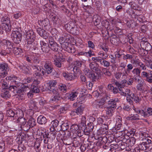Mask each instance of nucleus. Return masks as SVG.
<instances>
[{
	"mask_svg": "<svg viewBox=\"0 0 152 152\" xmlns=\"http://www.w3.org/2000/svg\"><path fill=\"white\" fill-rule=\"evenodd\" d=\"M36 38L35 33L32 31L29 30L26 32V47L29 49H32L34 48L35 50L37 48L34 47V41Z\"/></svg>",
	"mask_w": 152,
	"mask_h": 152,
	"instance_id": "nucleus-1",
	"label": "nucleus"
},
{
	"mask_svg": "<svg viewBox=\"0 0 152 152\" xmlns=\"http://www.w3.org/2000/svg\"><path fill=\"white\" fill-rule=\"evenodd\" d=\"M40 47L39 48L36 47L37 48L35 50L34 48H33L31 49L32 50L36 51V52L42 53H48L50 50V47L49 45L43 41H41L40 42Z\"/></svg>",
	"mask_w": 152,
	"mask_h": 152,
	"instance_id": "nucleus-2",
	"label": "nucleus"
},
{
	"mask_svg": "<svg viewBox=\"0 0 152 152\" xmlns=\"http://www.w3.org/2000/svg\"><path fill=\"white\" fill-rule=\"evenodd\" d=\"M66 31L73 35H77L79 34V31L77 26L73 22H69L65 25Z\"/></svg>",
	"mask_w": 152,
	"mask_h": 152,
	"instance_id": "nucleus-3",
	"label": "nucleus"
},
{
	"mask_svg": "<svg viewBox=\"0 0 152 152\" xmlns=\"http://www.w3.org/2000/svg\"><path fill=\"white\" fill-rule=\"evenodd\" d=\"M11 38L14 42L16 44H19L21 42L22 37V34L18 31H13L11 34Z\"/></svg>",
	"mask_w": 152,
	"mask_h": 152,
	"instance_id": "nucleus-4",
	"label": "nucleus"
},
{
	"mask_svg": "<svg viewBox=\"0 0 152 152\" xmlns=\"http://www.w3.org/2000/svg\"><path fill=\"white\" fill-rule=\"evenodd\" d=\"M51 88L53 95L50 100L53 102L57 101L61 98V94L58 93L57 88L53 87Z\"/></svg>",
	"mask_w": 152,
	"mask_h": 152,
	"instance_id": "nucleus-5",
	"label": "nucleus"
},
{
	"mask_svg": "<svg viewBox=\"0 0 152 152\" xmlns=\"http://www.w3.org/2000/svg\"><path fill=\"white\" fill-rule=\"evenodd\" d=\"M53 58H54V64L56 66L60 68L62 66V62L64 59L60 56L54 55Z\"/></svg>",
	"mask_w": 152,
	"mask_h": 152,
	"instance_id": "nucleus-6",
	"label": "nucleus"
},
{
	"mask_svg": "<svg viewBox=\"0 0 152 152\" xmlns=\"http://www.w3.org/2000/svg\"><path fill=\"white\" fill-rule=\"evenodd\" d=\"M90 69L96 73H100L101 70L99 65L95 62H91L89 65Z\"/></svg>",
	"mask_w": 152,
	"mask_h": 152,
	"instance_id": "nucleus-7",
	"label": "nucleus"
},
{
	"mask_svg": "<svg viewBox=\"0 0 152 152\" xmlns=\"http://www.w3.org/2000/svg\"><path fill=\"white\" fill-rule=\"evenodd\" d=\"M44 68L48 74H51L53 71V68L51 65V62L50 61L45 62Z\"/></svg>",
	"mask_w": 152,
	"mask_h": 152,
	"instance_id": "nucleus-8",
	"label": "nucleus"
},
{
	"mask_svg": "<svg viewBox=\"0 0 152 152\" xmlns=\"http://www.w3.org/2000/svg\"><path fill=\"white\" fill-rule=\"evenodd\" d=\"M0 69L2 70V72L1 73V76L4 77L7 74V71L9 69L8 64L5 63L1 64Z\"/></svg>",
	"mask_w": 152,
	"mask_h": 152,
	"instance_id": "nucleus-9",
	"label": "nucleus"
},
{
	"mask_svg": "<svg viewBox=\"0 0 152 152\" xmlns=\"http://www.w3.org/2000/svg\"><path fill=\"white\" fill-rule=\"evenodd\" d=\"M10 81L7 80V77L6 79H2L0 81V83L2 85V87L3 89H9L10 90V87L11 86L10 84H9Z\"/></svg>",
	"mask_w": 152,
	"mask_h": 152,
	"instance_id": "nucleus-10",
	"label": "nucleus"
},
{
	"mask_svg": "<svg viewBox=\"0 0 152 152\" xmlns=\"http://www.w3.org/2000/svg\"><path fill=\"white\" fill-rule=\"evenodd\" d=\"M16 83L13 85H12L10 87V90L13 92L15 91L16 92H17L18 89H19V90H20V88L23 87H22L23 86L22 83L19 82L18 81Z\"/></svg>",
	"mask_w": 152,
	"mask_h": 152,
	"instance_id": "nucleus-11",
	"label": "nucleus"
},
{
	"mask_svg": "<svg viewBox=\"0 0 152 152\" xmlns=\"http://www.w3.org/2000/svg\"><path fill=\"white\" fill-rule=\"evenodd\" d=\"M37 31L39 35L45 39H46L48 37V34L44 29L41 28H38Z\"/></svg>",
	"mask_w": 152,
	"mask_h": 152,
	"instance_id": "nucleus-12",
	"label": "nucleus"
},
{
	"mask_svg": "<svg viewBox=\"0 0 152 152\" xmlns=\"http://www.w3.org/2000/svg\"><path fill=\"white\" fill-rule=\"evenodd\" d=\"M140 45L141 46L143 45V48L145 50L148 51L151 50L152 47L150 44L148 42L142 41L140 42Z\"/></svg>",
	"mask_w": 152,
	"mask_h": 152,
	"instance_id": "nucleus-13",
	"label": "nucleus"
},
{
	"mask_svg": "<svg viewBox=\"0 0 152 152\" xmlns=\"http://www.w3.org/2000/svg\"><path fill=\"white\" fill-rule=\"evenodd\" d=\"M119 101L118 98H115L110 99L107 102L108 104L110 105V106L113 108H116V102Z\"/></svg>",
	"mask_w": 152,
	"mask_h": 152,
	"instance_id": "nucleus-14",
	"label": "nucleus"
},
{
	"mask_svg": "<svg viewBox=\"0 0 152 152\" xmlns=\"http://www.w3.org/2000/svg\"><path fill=\"white\" fill-rule=\"evenodd\" d=\"M7 115L9 117H15V118L18 117L17 112L15 110H12L9 109L7 111Z\"/></svg>",
	"mask_w": 152,
	"mask_h": 152,
	"instance_id": "nucleus-15",
	"label": "nucleus"
},
{
	"mask_svg": "<svg viewBox=\"0 0 152 152\" xmlns=\"http://www.w3.org/2000/svg\"><path fill=\"white\" fill-rule=\"evenodd\" d=\"M19 67L20 70L23 73L26 74H30L31 72L30 70L28 69V68L26 66L24 65L23 64L19 65Z\"/></svg>",
	"mask_w": 152,
	"mask_h": 152,
	"instance_id": "nucleus-16",
	"label": "nucleus"
},
{
	"mask_svg": "<svg viewBox=\"0 0 152 152\" xmlns=\"http://www.w3.org/2000/svg\"><path fill=\"white\" fill-rule=\"evenodd\" d=\"M40 130H43V132H41V134L43 137L44 143L45 144L48 143V138H49L45 133L46 131L45 129L43 128H42L40 129Z\"/></svg>",
	"mask_w": 152,
	"mask_h": 152,
	"instance_id": "nucleus-17",
	"label": "nucleus"
},
{
	"mask_svg": "<svg viewBox=\"0 0 152 152\" xmlns=\"http://www.w3.org/2000/svg\"><path fill=\"white\" fill-rule=\"evenodd\" d=\"M83 107L82 105H80L78 106L76 109L74 110L73 112L75 113L77 115H80L83 113Z\"/></svg>",
	"mask_w": 152,
	"mask_h": 152,
	"instance_id": "nucleus-18",
	"label": "nucleus"
},
{
	"mask_svg": "<svg viewBox=\"0 0 152 152\" xmlns=\"http://www.w3.org/2000/svg\"><path fill=\"white\" fill-rule=\"evenodd\" d=\"M97 73L91 72V74L88 77L92 80V82H96L99 79V76Z\"/></svg>",
	"mask_w": 152,
	"mask_h": 152,
	"instance_id": "nucleus-19",
	"label": "nucleus"
},
{
	"mask_svg": "<svg viewBox=\"0 0 152 152\" xmlns=\"http://www.w3.org/2000/svg\"><path fill=\"white\" fill-rule=\"evenodd\" d=\"M1 96L2 98L5 99H7L10 97V95L9 94V92L8 91L7 89H3L2 91Z\"/></svg>",
	"mask_w": 152,
	"mask_h": 152,
	"instance_id": "nucleus-20",
	"label": "nucleus"
},
{
	"mask_svg": "<svg viewBox=\"0 0 152 152\" xmlns=\"http://www.w3.org/2000/svg\"><path fill=\"white\" fill-rule=\"evenodd\" d=\"M63 75L67 80H72L74 79V77L72 73L67 74L66 72H63Z\"/></svg>",
	"mask_w": 152,
	"mask_h": 152,
	"instance_id": "nucleus-21",
	"label": "nucleus"
},
{
	"mask_svg": "<svg viewBox=\"0 0 152 152\" xmlns=\"http://www.w3.org/2000/svg\"><path fill=\"white\" fill-rule=\"evenodd\" d=\"M37 121L38 123L39 124H44L47 122V119L45 117L41 115L38 117Z\"/></svg>",
	"mask_w": 152,
	"mask_h": 152,
	"instance_id": "nucleus-22",
	"label": "nucleus"
},
{
	"mask_svg": "<svg viewBox=\"0 0 152 152\" xmlns=\"http://www.w3.org/2000/svg\"><path fill=\"white\" fill-rule=\"evenodd\" d=\"M1 20V25L5 24L10 23V21L9 18L6 16H3L2 15L0 20Z\"/></svg>",
	"mask_w": 152,
	"mask_h": 152,
	"instance_id": "nucleus-23",
	"label": "nucleus"
},
{
	"mask_svg": "<svg viewBox=\"0 0 152 152\" xmlns=\"http://www.w3.org/2000/svg\"><path fill=\"white\" fill-rule=\"evenodd\" d=\"M7 77V80H9L10 83H12V85H13L16 83L18 82V80L17 77L14 75H12Z\"/></svg>",
	"mask_w": 152,
	"mask_h": 152,
	"instance_id": "nucleus-24",
	"label": "nucleus"
},
{
	"mask_svg": "<svg viewBox=\"0 0 152 152\" xmlns=\"http://www.w3.org/2000/svg\"><path fill=\"white\" fill-rule=\"evenodd\" d=\"M131 93H132L130 91V90L128 89H126L125 92L123 89L120 90V92H119V93H120L121 95L124 96H126L127 95L129 96L130 94H131Z\"/></svg>",
	"mask_w": 152,
	"mask_h": 152,
	"instance_id": "nucleus-25",
	"label": "nucleus"
},
{
	"mask_svg": "<svg viewBox=\"0 0 152 152\" xmlns=\"http://www.w3.org/2000/svg\"><path fill=\"white\" fill-rule=\"evenodd\" d=\"M25 91V89H20V90H18V92L19 93L18 96L19 99L22 100H24L25 99L26 94L24 92Z\"/></svg>",
	"mask_w": 152,
	"mask_h": 152,
	"instance_id": "nucleus-26",
	"label": "nucleus"
},
{
	"mask_svg": "<svg viewBox=\"0 0 152 152\" xmlns=\"http://www.w3.org/2000/svg\"><path fill=\"white\" fill-rule=\"evenodd\" d=\"M93 20L94 22V24L96 25H98L100 24L101 21V18L97 15H96L93 16Z\"/></svg>",
	"mask_w": 152,
	"mask_h": 152,
	"instance_id": "nucleus-27",
	"label": "nucleus"
},
{
	"mask_svg": "<svg viewBox=\"0 0 152 152\" xmlns=\"http://www.w3.org/2000/svg\"><path fill=\"white\" fill-rule=\"evenodd\" d=\"M81 135L79 137H73L74 140L73 141V146L75 147H77L79 146L81 144L79 142V140L80 139V137L81 136Z\"/></svg>",
	"mask_w": 152,
	"mask_h": 152,
	"instance_id": "nucleus-28",
	"label": "nucleus"
},
{
	"mask_svg": "<svg viewBox=\"0 0 152 152\" xmlns=\"http://www.w3.org/2000/svg\"><path fill=\"white\" fill-rule=\"evenodd\" d=\"M59 123V121L56 119L52 121L51 124L52 126L50 128V130L54 131L55 128L58 126Z\"/></svg>",
	"mask_w": 152,
	"mask_h": 152,
	"instance_id": "nucleus-29",
	"label": "nucleus"
},
{
	"mask_svg": "<svg viewBox=\"0 0 152 152\" xmlns=\"http://www.w3.org/2000/svg\"><path fill=\"white\" fill-rule=\"evenodd\" d=\"M115 108H113L111 106H109L106 108V111L107 115L109 116H112L114 112V110Z\"/></svg>",
	"mask_w": 152,
	"mask_h": 152,
	"instance_id": "nucleus-30",
	"label": "nucleus"
},
{
	"mask_svg": "<svg viewBox=\"0 0 152 152\" xmlns=\"http://www.w3.org/2000/svg\"><path fill=\"white\" fill-rule=\"evenodd\" d=\"M4 45L7 47V49H12L14 47L13 44L7 40H5L3 42Z\"/></svg>",
	"mask_w": 152,
	"mask_h": 152,
	"instance_id": "nucleus-31",
	"label": "nucleus"
},
{
	"mask_svg": "<svg viewBox=\"0 0 152 152\" xmlns=\"http://www.w3.org/2000/svg\"><path fill=\"white\" fill-rule=\"evenodd\" d=\"M3 30H5L6 32H10L11 30V25L10 23L5 24L2 25Z\"/></svg>",
	"mask_w": 152,
	"mask_h": 152,
	"instance_id": "nucleus-32",
	"label": "nucleus"
},
{
	"mask_svg": "<svg viewBox=\"0 0 152 152\" xmlns=\"http://www.w3.org/2000/svg\"><path fill=\"white\" fill-rule=\"evenodd\" d=\"M127 119L129 120H136L139 119V116L137 114H131L127 117Z\"/></svg>",
	"mask_w": 152,
	"mask_h": 152,
	"instance_id": "nucleus-33",
	"label": "nucleus"
},
{
	"mask_svg": "<svg viewBox=\"0 0 152 152\" xmlns=\"http://www.w3.org/2000/svg\"><path fill=\"white\" fill-rule=\"evenodd\" d=\"M141 76L143 77H146V80L148 82V81L149 80L148 79H150V77L151 76L150 75V71L149 73H148L145 71H143L141 73Z\"/></svg>",
	"mask_w": 152,
	"mask_h": 152,
	"instance_id": "nucleus-34",
	"label": "nucleus"
},
{
	"mask_svg": "<svg viewBox=\"0 0 152 152\" xmlns=\"http://www.w3.org/2000/svg\"><path fill=\"white\" fill-rule=\"evenodd\" d=\"M134 110L137 113L140 114L142 116H144L145 118L146 117L147 115L146 114V113L143 110L140 109L138 108H135Z\"/></svg>",
	"mask_w": 152,
	"mask_h": 152,
	"instance_id": "nucleus-35",
	"label": "nucleus"
},
{
	"mask_svg": "<svg viewBox=\"0 0 152 152\" xmlns=\"http://www.w3.org/2000/svg\"><path fill=\"white\" fill-rule=\"evenodd\" d=\"M141 72V70L139 68H135L132 71V73L134 76H140Z\"/></svg>",
	"mask_w": 152,
	"mask_h": 152,
	"instance_id": "nucleus-36",
	"label": "nucleus"
},
{
	"mask_svg": "<svg viewBox=\"0 0 152 152\" xmlns=\"http://www.w3.org/2000/svg\"><path fill=\"white\" fill-rule=\"evenodd\" d=\"M50 49H51L53 50L56 51H58L59 49L60 48L56 42L52 44V45H50Z\"/></svg>",
	"mask_w": 152,
	"mask_h": 152,
	"instance_id": "nucleus-37",
	"label": "nucleus"
},
{
	"mask_svg": "<svg viewBox=\"0 0 152 152\" xmlns=\"http://www.w3.org/2000/svg\"><path fill=\"white\" fill-rule=\"evenodd\" d=\"M12 49L13 53L15 55H18L23 52L22 50L17 47H14Z\"/></svg>",
	"mask_w": 152,
	"mask_h": 152,
	"instance_id": "nucleus-38",
	"label": "nucleus"
},
{
	"mask_svg": "<svg viewBox=\"0 0 152 152\" xmlns=\"http://www.w3.org/2000/svg\"><path fill=\"white\" fill-rule=\"evenodd\" d=\"M20 127L24 131H26L29 130L31 128V126H30L27 122H26L23 124L22 125H20Z\"/></svg>",
	"mask_w": 152,
	"mask_h": 152,
	"instance_id": "nucleus-39",
	"label": "nucleus"
},
{
	"mask_svg": "<svg viewBox=\"0 0 152 152\" xmlns=\"http://www.w3.org/2000/svg\"><path fill=\"white\" fill-rule=\"evenodd\" d=\"M41 23L42 26H43L45 28V29L47 28V27L49 24V21L48 18H46L44 20L41 21Z\"/></svg>",
	"mask_w": 152,
	"mask_h": 152,
	"instance_id": "nucleus-40",
	"label": "nucleus"
},
{
	"mask_svg": "<svg viewBox=\"0 0 152 152\" xmlns=\"http://www.w3.org/2000/svg\"><path fill=\"white\" fill-rule=\"evenodd\" d=\"M16 122L19 123L20 126V125H22L24 123H25V122H26V120L23 117H19L17 119Z\"/></svg>",
	"mask_w": 152,
	"mask_h": 152,
	"instance_id": "nucleus-41",
	"label": "nucleus"
},
{
	"mask_svg": "<svg viewBox=\"0 0 152 152\" xmlns=\"http://www.w3.org/2000/svg\"><path fill=\"white\" fill-rule=\"evenodd\" d=\"M139 146V148L141 149V150H145L148 148V147L147 146V142H143L140 143Z\"/></svg>",
	"mask_w": 152,
	"mask_h": 152,
	"instance_id": "nucleus-42",
	"label": "nucleus"
},
{
	"mask_svg": "<svg viewBox=\"0 0 152 152\" xmlns=\"http://www.w3.org/2000/svg\"><path fill=\"white\" fill-rule=\"evenodd\" d=\"M31 60L34 64H39L40 61L39 57L37 56H32Z\"/></svg>",
	"mask_w": 152,
	"mask_h": 152,
	"instance_id": "nucleus-43",
	"label": "nucleus"
},
{
	"mask_svg": "<svg viewBox=\"0 0 152 152\" xmlns=\"http://www.w3.org/2000/svg\"><path fill=\"white\" fill-rule=\"evenodd\" d=\"M78 94V92H72L69 94V99L72 100L73 101L75 100Z\"/></svg>",
	"mask_w": 152,
	"mask_h": 152,
	"instance_id": "nucleus-44",
	"label": "nucleus"
},
{
	"mask_svg": "<svg viewBox=\"0 0 152 152\" xmlns=\"http://www.w3.org/2000/svg\"><path fill=\"white\" fill-rule=\"evenodd\" d=\"M106 100H105V99L104 98H102L98 102V103L97 104L99 108H103L104 107L103 105L105 103Z\"/></svg>",
	"mask_w": 152,
	"mask_h": 152,
	"instance_id": "nucleus-45",
	"label": "nucleus"
},
{
	"mask_svg": "<svg viewBox=\"0 0 152 152\" xmlns=\"http://www.w3.org/2000/svg\"><path fill=\"white\" fill-rule=\"evenodd\" d=\"M27 123L30 126H31V128H32L36 125L35 121L34 119L33 118H30L27 121Z\"/></svg>",
	"mask_w": 152,
	"mask_h": 152,
	"instance_id": "nucleus-46",
	"label": "nucleus"
},
{
	"mask_svg": "<svg viewBox=\"0 0 152 152\" xmlns=\"http://www.w3.org/2000/svg\"><path fill=\"white\" fill-rule=\"evenodd\" d=\"M132 17L133 18H134L135 20H138L140 22H143L142 15H132Z\"/></svg>",
	"mask_w": 152,
	"mask_h": 152,
	"instance_id": "nucleus-47",
	"label": "nucleus"
},
{
	"mask_svg": "<svg viewBox=\"0 0 152 152\" xmlns=\"http://www.w3.org/2000/svg\"><path fill=\"white\" fill-rule=\"evenodd\" d=\"M69 46H67L66 48V50L69 53H73L75 52V50L74 48V47L71 46V44Z\"/></svg>",
	"mask_w": 152,
	"mask_h": 152,
	"instance_id": "nucleus-48",
	"label": "nucleus"
},
{
	"mask_svg": "<svg viewBox=\"0 0 152 152\" xmlns=\"http://www.w3.org/2000/svg\"><path fill=\"white\" fill-rule=\"evenodd\" d=\"M80 82L83 84L87 83V80L86 76L83 75H81L80 76Z\"/></svg>",
	"mask_w": 152,
	"mask_h": 152,
	"instance_id": "nucleus-49",
	"label": "nucleus"
},
{
	"mask_svg": "<svg viewBox=\"0 0 152 152\" xmlns=\"http://www.w3.org/2000/svg\"><path fill=\"white\" fill-rule=\"evenodd\" d=\"M126 141L129 143V145H133L135 143L136 140L134 137H131L128 138Z\"/></svg>",
	"mask_w": 152,
	"mask_h": 152,
	"instance_id": "nucleus-50",
	"label": "nucleus"
},
{
	"mask_svg": "<svg viewBox=\"0 0 152 152\" xmlns=\"http://www.w3.org/2000/svg\"><path fill=\"white\" fill-rule=\"evenodd\" d=\"M79 128L78 125L77 124H74L72 125L71 126L70 130L71 132L74 133L76 132Z\"/></svg>",
	"mask_w": 152,
	"mask_h": 152,
	"instance_id": "nucleus-51",
	"label": "nucleus"
},
{
	"mask_svg": "<svg viewBox=\"0 0 152 152\" xmlns=\"http://www.w3.org/2000/svg\"><path fill=\"white\" fill-rule=\"evenodd\" d=\"M58 88L60 91L66 92L67 89V87L65 84H61L59 86Z\"/></svg>",
	"mask_w": 152,
	"mask_h": 152,
	"instance_id": "nucleus-52",
	"label": "nucleus"
},
{
	"mask_svg": "<svg viewBox=\"0 0 152 152\" xmlns=\"http://www.w3.org/2000/svg\"><path fill=\"white\" fill-rule=\"evenodd\" d=\"M129 4L131 6V8L134 10H137L139 7V5L134 1L130 2Z\"/></svg>",
	"mask_w": 152,
	"mask_h": 152,
	"instance_id": "nucleus-53",
	"label": "nucleus"
},
{
	"mask_svg": "<svg viewBox=\"0 0 152 152\" xmlns=\"http://www.w3.org/2000/svg\"><path fill=\"white\" fill-rule=\"evenodd\" d=\"M52 20L54 24L58 25L59 24L60 20L56 16H53L52 18Z\"/></svg>",
	"mask_w": 152,
	"mask_h": 152,
	"instance_id": "nucleus-54",
	"label": "nucleus"
},
{
	"mask_svg": "<svg viewBox=\"0 0 152 152\" xmlns=\"http://www.w3.org/2000/svg\"><path fill=\"white\" fill-rule=\"evenodd\" d=\"M127 68L126 70H125L126 74H127V72L129 73L133 69V66L132 64H129L127 66Z\"/></svg>",
	"mask_w": 152,
	"mask_h": 152,
	"instance_id": "nucleus-55",
	"label": "nucleus"
},
{
	"mask_svg": "<svg viewBox=\"0 0 152 152\" xmlns=\"http://www.w3.org/2000/svg\"><path fill=\"white\" fill-rule=\"evenodd\" d=\"M50 131L51 132H49V133L47 134V135L50 138H51L52 139H53V138H55L56 133L55 132H53V131Z\"/></svg>",
	"mask_w": 152,
	"mask_h": 152,
	"instance_id": "nucleus-56",
	"label": "nucleus"
},
{
	"mask_svg": "<svg viewBox=\"0 0 152 152\" xmlns=\"http://www.w3.org/2000/svg\"><path fill=\"white\" fill-rule=\"evenodd\" d=\"M7 129L8 128L7 127L0 124V132L4 133L6 131Z\"/></svg>",
	"mask_w": 152,
	"mask_h": 152,
	"instance_id": "nucleus-57",
	"label": "nucleus"
},
{
	"mask_svg": "<svg viewBox=\"0 0 152 152\" xmlns=\"http://www.w3.org/2000/svg\"><path fill=\"white\" fill-rule=\"evenodd\" d=\"M82 62L79 61H76L74 62L75 68H76V69L77 68H79L80 67L82 64Z\"/></svg>",
	"mask_w": 152,
	"mask_h": 152,
	"instance_id": "nucleus-58",
	"label": "nucleus"
},
{
	"mask_svg": "<svg viewBox=\"0 0 152 152\" xmlns=\"http://www.w3.org/2000/svg\"><path fill=\"white\" fill-rule=\"evenodd\" d=\"M40 69H39V70H37L35 72H34V75L35 77H42V75L40 72Z\"/></svg>",
	"mask_w": 152,
	"mask_h": 152,
	"instance_id": "nucleus-59",
	"label": "nucleus"
},
{
	"mask_svg": "<svg viewBox=\"0 0 152 152\" xmlns=\"http://www.w3.org/2000/svg\"><path fill=\"white\" fill-rule=\"evenodd\" d=\"M57 83L55 81H53L51 83H49V86L48 87V90L50 91H52L51 88H56L55 86L56 85Z\"/></svg>",
	"mask_w": 152,
	"mask_h": 152,
	"instance_id": "nucleus-60",
	"label": "nucleus"
},
{
	"mask_svg": "<svg viewBox=\"0 0 152 152\" xmlns=\"http://www.w3.org/2000/svg\"><path fill=\"white\" fill-rule=\"evenodd\" d=\"M31 91L33 93H37L39 92V89L37 86L35 85L32 86Z\"/></svg>",
	"mask_w": 152,
	"mask_h": 152,
	"instance_id": "nucleus-61",
	"label": "nucleus"
},
{
	"mask_svg": "<svg viewBox=\"0 0 152 152\" xmlns=\"http://www.w3.org/2000/svg\"><path fill=\"white\" fill-rule=\"evenodd\" d=\"M131 62L133 64L135 65L136 66H139L141 62L140 60L138 59L131 60Z\"/></svg>",
	"mask_w": 152,
	"mask_h": 152,
	"instance_id": "nucleus-62",
	"label": "nucleus"
},
{
	"mask_svg": "<svg viewBox=\"0 0 152 152\" xmlns=\"http://www.w3.org/2000/svg\"><path fill=\"white\" fill-rule=\"evenodd\" d=\"M77 2V1H74L72 3V4L71 6L72 9H73L75 8L74 10H77L78 9Z\"/></svg>",
	"mask_w": 152,
	"mask_h": 152,
	"instance_id": "nucleus-63",
	"label": "nucleus"
},
{
	"mask_svg": "<svg viewBox=\"0 0 152 152\" xmlns=\"http://www.w3.org/2000/svg\"><path fill=\"white\" fill-rule=\"evenodd\" d=\"M141 101V99L138 96H135L133 99V101L137 104H140Z\"/></svg>",
	"mask_w": 152,
	"mask_h": 152,
	"instance_id": "nucleus-64",
	"label": "nucleus"
}]
</instances>
